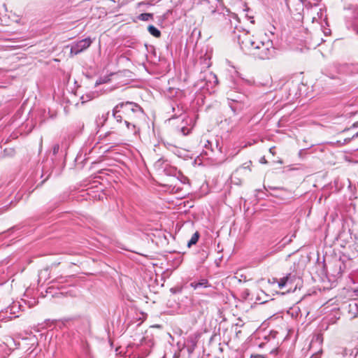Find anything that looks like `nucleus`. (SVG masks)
<instances>
[{"mask_svg":"<svg viewBox=\"0 0 358 358\" xmlns=\"http://www.w3.org/2000/svg\"><path fill=\"white\" fill-rule=\"evenodd\" d=\"M190 286L192 287H193L194 289L199 288V287H208V281L206 279H203L201 280L200 282H193L190 284Z\"/></svg>","mask_w":358,"mask_h":358,"instance_id":"423d86ee","label":"nucleus"},{"mask_svg":"<svg viewBox=\"0 0 358 358\" xmlns=\"http://www.w3.org/2000/svg\"><path fill=\"white\" fill-rule=\"evenodd\" d=\"M148 30L151 35L156 38H159L161 36V31L153 25H149L148 27Z\"/></svg>","mask_w":358,"mask_h":358,"instance_id":"6e6552de","label":"nucleus"},{"mask_svg":"<svg viewBox=\"0 0 358 358\" xmlns=\"http://www.w3.org/2000/svg\"><path fill=\"white\" fill-rule=\"evenodd\" d=\"M350 131V129H345L338 134V142L341 143V141L346 142L350 141L355 136V134H349L348 133Z\"/></svg>","mask_w":358,"mask_h":358,"instance_id":"39448f33","label":"nucleus"},{"mask_svg":"<svg viewBox=\"0 0 358 358\" xmlns=\"http://www.w3.org/2000/svg\"><path fill=\"white\" fill-rule=\"evenodd\" d=\"M92 43V41L90 38H86L79 41L71 46L70 53L71 55H78L87 49L91 45Z\"/></svg>","mask_w":358,"mask_h":358,"instance_id":"7ed1b4c3","label":"nucleus"},{"mask_svg":"<svg viewBox=\"0 0 358 358\" xmlns=\"http://www.w3.org/2000/svg\"><path fill=\"white\" fill-rule=\"evenodd\" d=\"M153 15L152 13H142L138 16V19L143 21H148L152 19Z\"/></svg>","mask_w":358,"mask_h":358,"instance_id":"9d476101","label":"nucleus"},{"mask_svg":"<svg viewBox=\"0 0 358 358\" xmlns=\"http://www.w3.org/2000/svg\"><path fill=\"white\" fill-rule=\"evenodd\" d=\"M294 278V275H292L291 273H289L286 276H284L279 280H278L277 278H273V282H277L278 287L280 289H282L286 285L292 284Z\"/></svg>","mask_w":358,"mask_h":358,"instance_id":"20e7f679","label":"nucleus"},{"mask_svg":"<svg viewBox=\"0 0 358 358\" xmlns=\"http://www.w3.org/2000/svg\"><path fill=\"white\" fill-rule=\"evenodd\" d=\"M238 41L242 50L247 55H252L259 59H270L275 55L273 42L263 37H254L248 33L238 36Z\"/></svg>","mask_w":358,"mask_h":358,"instance_id":"f03ea898","label":"nucleus"},{"mask_svg":"<svg viewBox=\"0 0 358 358\" xmlns=\"http://www.w3.org/2000/svg\"><path fill=\"white\" fill-rule=\"evenodd\" d=\"M250 164H251V162H249V164H244L242 166H240L239 168H238L236 170L234 174L240 175L243 172H250L251 171V169L250 168Z\"/></svg>","mask_w":358,"mask_h":358,"instance_id":"0eeeda50","label":"nucleus"},{"mask_svg":"<svg viewBox=\"0 0 358 358\" xmlns=\"http://www.w3.org/2000/svg\"><path fill=\"white\" fill-rule=\"evenodd\" d=\"M129 130H131V132H133L134 134H135V133L134 132V128H133L132 125H130V126H129V129H127L126 133H124V134H123V133L117 132V131H116V129H113V131L112 132H113V133H117V134H120V135H127V134H129V132H128V131H129Z\"/></svg>","mask_w":358,"mask_h":358,"instance_id":"9b49d317","label":"nucleus"},{"mask_svg":"<svg viewBox=\"0 0 358 358\" xmlns=\"http://www.w3.org/2000/svg\"><path fill=\"white\" fill-rule=\"evenodd\" d=\"M113 115L116 120L112 129L124 134L132 125L134 133L139 131L138 120L143 117V111L137 103L129 101L120 103L114 108Z\"/></svg>","mask_w":358,"mask_h":358,"instance_id":"f257e3e1","label":"nucleus"},{"mask_svg":"<svg viewBox=\"0 0 358 358\" xmlns=\"http://www.w3.org/2000/svg\"><path fill=\"white\" fill-rule=\"evenodd\" d=\"M199 238V233L198 231H196L192 236L191 239L187 243V246L189 248L192 245H195Z\"/></svg>","mask_w":358,"mask_h":358,"instance_id":"1a4fd4ad","label":"nucleus"},{"mask_svg":"<svg viewBox=\"0 0 358 358\" xmlns=\"http://www.w3.org/2000/svg\"><path fill=\"white\" fill-rule=\"evenodd\" d=\"M105 83L104 80H99L96 82V85Z\"/></svg>","mask_w":358,"mask_h":358,"instance_id":"f8f14e48","label":"nucleus"}]
</instances>
